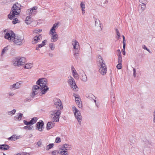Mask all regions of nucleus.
Instances as JSON below:
<instances>
[{"label": "nucleus", "instance_id": "38", "mask_svg": "<svg viewBox=\"0 0 155 155\" xmlns=\"http://www.w3.org/2000/svg\"><path fill=\"white\" fill-rule=\"evenodd\" d=\"M64 147L65 148L66 151L70 150L71 148L70 145L67 144H64Z\"/></svg>", "mask_w": 155, "mask_h": 155}, {"label": "nucleus", "instance_id": "51", "mask_svg": "<svg viewBox=\"0 0 155 155\" xmlns=\"http://www.w3.org/2000/svg\"><path fill=\"white\" fill-rule=\"evenodd\" d=\"M142 47L144 49L147 50L149 53L150 52L149 50L147 48V47H146V46L145 45H143L142 46Z\"/></svg>", "mask_w": 155, "mask_h": 155}, {"label": "nucleus", "instance_id": "57", "mask_svg": "<svg viewBox=\"0 0 155 155\" xmlns=\"http://www.w3.org/2000/svg\"><path fill=\"white\" fill-rule=\"evenodd\" d=\"M57 151L56 150L53 151L51 153L52 155H56Z\"/></svg>", "mask_w": 155, "mask_h": 155}, {"label": "nucleus", "instance_id": "60", "mask_svg": "<svg viewBox=\"0 0 155 155\" xmlns=\"http://www.w3.org/2000/svg\"><path fill=\"white\" fill-rule=\"evenodd\" d=\"M15 140L18 139H19L21 138V136H17L15 135Z\"/></svg>", "mask_w": 155, "mask_h": 155}, {"label": "nucleus", "instance_id": "63", "mask_svg": "<svg viewBox=\"0 0 155 155\" xmlns=\"http://www.w3.org/2000/svg\"><path fill=\"white\" fill-rule=\"evenodd\" d=\"M47 42V41L46 40H45L43 41L42 43L43 44V45L44 46L45 45V43Z\"/></svg>", "mask_w": 155, "mask_h": 155}, {"label": "nucleus", "instance_id": "26", "mask_svg": "<svg viewBox=\"0 0 155 155\" xmlns=\"http://www.w3.org/2000/svg\"><path fill=\"white\" fill-rule=\"evenodd\" d=\"M107 68H100L99 71L103 75H105L107 72Z\"/></svg>", "mask_w": 155, "mask_h": 155}, {"label": "nucleus", "instance_id": "23", "mask_svg": "<svg viewBox=\"0 0 155 155\" xmlns=\"http://www.w3.org/2000/svg\"><path fill=\"white\" fill-rule=\"evenodd\" d=\"M32 21V20L29 16H27L25 21V23L27 25L30 24Z\"/></svg>", "mask_w": 155, "mask_h": 155}, {"label": "nucleus", "instance_id": "29", "mask_svg": "<svg viewBox=\"0 0 155 155\" xmlns=\"http://www.w3.org/2000/svg\"><path fill=\"white\" fill-rule=\"evenodd\" d=\"M23 114L21 113H18L17 114L16 116H15V118H16L15 120H20L22 118Z\"/></svg>", "mask_w": 155, "mask_h": 155}, {"label": "nucleus", "instance_id": "6", "mask_svg": "<svg viewBox=\"0 0 155 155\" xmlns=\"http://www.w3.org/2000/svg\"><path fill=\"white\" fill-rule=\"evenodd\" d=\"M51 120L57 122L59 121L61 111L58 110H53L50 112Z\"/></svg>", "mask_w": 155, "mask_h": 155}, {"label": "nucleus", "instance_id": "15", "mask_svg": "<svg viewBox=\"0 0 155 155\" xmlns=\"http://www.w3.org/2000/svg\"><path fill=\"white\" fill-rule=\"evenodd\" d=\"M38 8V7L37 6H34L31 8L28 9V12L29 13V15H31L32 14H35L36 13V10Z\"/></svg>", "mask_w": 155, "mask_h": 155}, {"label": "nucleus", "instance_id": "36", "mask_svg": "<svg viewBox=\"0 0 155 155\" xmlns=\"http://www.w3.org/2000/svg\"><path fill=\"white\" fill-rule=\"evenodd\" d=\"M16 111V110L15 109H13L12 111H8V114L9 115H13L15 113Z\"/></svg>", "mask_w": 155, "mask_h": 155}, {"label": "nucleus", "instance_id": "14", "mask_svg": "<svg viewBox=\"0 0 155 155\" xmlns=\"http://www.w3.org/2000/svg\"><path fill=\"white\" fill-rule=\"evenodd\" d=\"M41 39V35L36 36L34 37L32 41V43L33 44H35L38 42L40 41Z\"/></svg>", "mask_w": 155, "mask_h": 155}, {"label": "nucleus", "instance_id": "22", "mask_svg": "<svg viewBox=\"0 0 155 155\" xmlns=\"http://www.w3.org/2000/svg\"><path fill=\"white\" fill-rule=\"evenodd\" d=\"M33 64L32 63H28L25 64L23 65V68H31L33 67Z\"/></svg>", "mask_w": 155, "mask_h": 155}, {"label": "nucleus", "instance_id": "55", "mask_svg": "<svg viewBox=\"0 0 155 155\" xmlns=\"http://www.w3.org/2000/svg\"><path fill=\"white\" fill-rule=\"evenodd\" d=\"M118 61L119 62H121L122 61V57L121 55L119 56H118Z\"/></svg>", "mask_w": 155, "mask_h": 155}, {"label": "nucleus", "instance_id": "9", "mask_svg": "<svg viewBox=\"0 0 155 155\" xmlns=\"http://www.w3.org/2000/svg\"><path fill=\"white\" fill-rule=\"evenodd\" d=\"M68 78L69 79L68 82L71 87L75 91H77L78 90V87L74 79L71 76H70V78L68 77Z\"/></svg>", "mask_w": 155, "mask_h": 155}, {"label": "nucleus", "instance_id": "33", "mask_svg": "<svg viewBox=\"0 0 155 155\" xmlns=\"http://www.w3.org/2000/svg\"><path fill=\"white\" fill-rule=\"evenodd\" d=\"M76 103L78 106V107L80 108H82V102L81 100H79L78 102H76Z\"/></svg>", "mask_w": 155, "mask_h": 155}, {"label": "nucleus", "instance_id": "50", "mask_svg": "<svg viewBox=\"0 0 155 155\" xmlns=\"http://www.w3.org/2000/svg\"><path fill=\"white\" fill-rule=\"evenodd\" d=\"M24 123V124L26 125H28L31 124L30 123V121L29 122H28L27 121L25 120H24L23 121Z\"/></svg>", "mask_w": 155, "mask_h": 155}, {"label": "nucleus", "instance_id": "1", "mask_svg": "<svg viewBox=\"0 0 155 155\" xmlns=\"http://www.w3.org/2000/svg\"><path fill=\"white\" fill-rule=\"evenodd\" d=\"M21 6L18 3L14 4L12 8V12L8 15V18L10 19H13L16 15H18L21 12Z\"/></svg>", "mask_w": 155, "mask_h": 155}, {"label": "nucleus", "instance_id": "10", "mask_svg": "<svg viewBox=\"0 0 155 155\" xmlns=\"http://www.w3.org/2000/svg\"><path fill=\"white\" fill-rule=\"evenodd\" d=\"M54 105L58 110H61L63 108V105L61 100L59 99H56L54 100Z\"/></svg>", "mask_w": 155, "mask_h": 155}, {"label": "nucleus", "instance_id": "27", "mask_svg": "<svg viewBox=\"0 0 155 155\" xmlns=\"http://www.w3.org/2000/svg\"><path fill=\"white\" fill-rule=\"evenodd\" d=\"M8 49L9 46H7L6 47H5L2 51V53L1 54V56H2L7 51Z\"/></svg>", "mask_w": 155, "mask_h": 155}, {"label": "nucleus", "instance_id": "18", "mask_svg": "<svg viewBox=\"0 0 155 155\" xmlns=\"http://www.w3.org/2000/svg\"><path fill=\"white\" fill-rule=\"evenodd\" d=\"M146 4H140L139 6L138 11L139 12L141 13L145 9L146 7Z\"/></svg>", "mask_w": 155, "mask_h": 155}, {"label": "nucleus", "instance_id": "37", "mask_svg": "<svg viewBox=\"0 0 155 155\" xmlns=\"http://www.w3.org/2000/svg\"><path fill=\"white\" fill-rule=\"evenodd\" d=\"M33 127V126L29 125L28 126V125L25 126L23 128L24 129L27 130H31Z\"/></svg>", "mask_w": 155, "mask_h": 155}, {"label": "nucleus", "instance_id": "56", "mask_svg": "<svg viewBox=\"0 0 155 155\" xmlns=\"http://www.w3.org/2000/svg\"><path fill=\"white\" fill-rule=\"evenodd\" d=\"M117 55L118 56L121 55V52L120 49H118L117 50Z\"/></svg>", "mask_w": 155, "mask_h": 155}, {"label": "nucleus", "instance_id": "12", "mask_svg": "<svg viewBox=\"0 0 155 155\" xmlns=\"http://www.w3.org/2000/svg\"><path fill=\"white\" fill-rule=\"evenodd\" d=\"M15 35L12 31H10L6 33L4 37L5 39L12 41Z\"/></svg>", "mask_w": 155, "mask_h": 155}, {"label": "nucleus", "instance_id": "30", "mask_svg": "<svg viewBox=\"0 0 155 155\" xmlns=\"http://www.w3.org/2000/svg\"><path fill=\"white\" fill-rule=\"evenodd\" d=\"M38 118L37 117H34L30 121V123L31 124H33L36 122Z\"/></svg>", "mask_w": 155, "mask_h": 155}, {"label": "nucleus", "instance_id": "62", "mask_svg": "<svg viewBox=\"0 0 155 155\" xmlns=\"http://www.w3.org/2000/svg\"><path fill=\"white\" fill-rule=\"evenodd\" d=\"M73 96L75 97V98L76 97H78L79 96L77 94L75 93H74L73 94Z\"/></svg>", "mask_w": 155, "mask_h": 155}, {"label": "nucleus", "instance_id": "64", "mask_svg": "<svg viewBox=\"0 0 155 155\" xmlns=\"http://www.w3.org/2000/svg\"><path fill=\"white\" fill-rule=\"evenodd\" d=\"M38 45L40 47V48H41L43 46H44L43 45V43H41L40 44Z\"/></svg>", "mask_w": 155, "mask_h": 155}, {"label": "nucleus", "instance_id": "48", "mask_svg": "<svg viewBox=\"0 0 155 155\" xmlns=\"http://www.w3.org/2000/svg\"><path fill=\"white\" fill-rule=\"evenodd\" d=\"M18 20L17 18H15V19H14L13 21H12V23L14 24H16L18 22Z\"/></svg>", "mask_w": 155, "mask_h": 155}, {"label": "nucleus", "instance_id": "2", "mask_svg": "<svg viewBox=\"0 0 155 155\" xmlns=\"http://www.w3.org/2000/svg\"><path fill=\"white\" fill-rule=\"evenodd\" d=\"M26 62V58L24 57L18 56L14 58L12 61L13 65L17 67H23Z\"/></svg>", "mask_w": 155, "mask_h": 155}, {"label": "nucleus", "instance_id": "11", "mask_svg": "<svg viewBox=\"0 0 155 155\" xmlns=\"http://www.w3.org/2000/svg\"><path fill=\"white\" fill-rule=\"evenodd\" d=\"M50 35V41L53 43L56 41L58 38V35L56 33L49 32Z\"/></svg>", "mask_w": 155, "mask_h": 155}, {"label": "nucleus", "instance_id": "16", "mask_svg": "<svg viewBox=\"0 0 155 155\" xmlns=\"http://www.w3.org/2000/svg\"><path fill=\"white\" fill-rule=\"evenodd\" d=\"M58 26L59 24L58 23L54 24L50 30L49 32L56 33V30L58 28Z\"/></svg>", "mask_w": 155, "mask_h": 155}, {"label": "nucleus", "instance_id": "34", "mask_svg": "<svg viewBox=\"0 0 155 155\" xmlns=\"http://www.w3.org/2000/svg\"><path fill=\"white\" fill-rule=\"evenodd\" d=\"M138 68H133V75L134 77L135 78L136 76V74H138L139 71L137 70Z\"/></svg>", "mask_w": 155, "mask_h": 155}, {"label": "nucleus", "instance_id": "42", "mask_svg": "<svg viewBox=\"0 0 155 155\" xmlns=\"http://www.w3.org/2000/svg\"><path fill=\"white\" fill-rule=\"evenodd\" d=\"M59 153L62 155H68V153H67V151H61Z\"/></svg>", "mask_w": 155, "mask_h": 155}, {"label": "nucleus", "instance_id": "32", "mask_svg": "<svg viewBox=\"0 0 155 155\" xmlns=\"http://www.w3.org/2000/svg\"><path fill=\"white\" fill-rule=\"evenodd\" d=\"M53 143H50L46 146V149L47 150H49L52 148L53 147Z\"/></svg>", "mask_w": 155, "mask_h": 155}, {"label": "nucleus", "instance_id": "19", "mask_svg": "<svg viewBox=\"0 0 155 155\" xmlns=\"http://www.w3.org/2000/svg\"><path fill=\"white\" fill-rule=\"evenodd\" d=\"M55 121H52V120L51 122H48L47 124V129L49 130L54 126Z\"/></svg>", "mask_w": 155, "mask_h": 155}, {"label": "nucleus", "instance_id": "43", "mask_svg": "<svg viewBox=\"0 0 155 155\" xmlns=\"http://www.w3.org/2000/svg\"><path fill=\"white\" fill-rule=\"evenodd\" d=\"M42 142L41 140H39L38 142L37 143V144L38 147H41L42 146Z\"/></svg>", "mask_w": 155, "mask_h": 155}, {"label": "nucleus", "instance_id": "58", "mask_svg": "<svg viewBox=\"0 0 155 155\" xmlns=\"http://www.w3.org/2000/svg\"><path fill=\"white\" fill-rule=\"evenodd\" d=\"M75 100V101L76 102L77 101V102H78L79 100H80L81 99L79 96L78 97H76Z\"/></svg>", "mask_w": 155, "mask_h": 155}, {"label": "nucleus", "instance_id": "44", "mask_svg": "<svg viewBox=\"0 0 155 155\" xmlns=\"http://www.w3.org/2000/svg\"><path fill=\"white\" fill-rule=\"evenodd\" d=\"M61 141V139L59 137H57L55 140V142L56 143H59Z\"/></svg>", "mask_w": 155, "mask_h": 155}, {"label": "nucleus", "instance_id": "5", "mask_svg": "<svg viewBox=\"0 0 155 155\" xmlns=\"http://www.w3.org/2000/svg\"><path fill=\"white\" fill-rule=\"evenodd\" d=\"M12 41H13L15 45L21 46L25 42L24 37L22 36L15 35Z\"/></svg>", "mask_w": 155, "mask_h": 155}, {"label": "nucleus", "instance_id": "40", "mask_svg": "<svg viewBox=\"0 0 155 155\" xmlns=\"http://www.w3.org/2000/svg\"><path fill=\"white\" fill-rule=\"evenodd\" d=\"M123 47H126V40L125 37L124 35H123Z\"/></svg>", "mask_w": 155, "mask_h": 155}, {"label": "nucleus", "instance_id": "54", "mask_svg": "<svg viewBox=\"0 0 155 155\" xmlns=\"http://www.w3.org/2000/svg\"><path fill=\"white\" fill-rule=\"evenodd\" d=\"M115 31H116V33L117 35L118 36H120V34L119 33L118 30L117 28L115 29Z\"/></svg>", "mask_w": 155, "mask_h": 155}, {"label": "nucleus", "instance_id": "59", "mask_svg": "<svg viewBox=\"0 0 155 155\" xmlns=\"http://www.w3.org/2000/svg\"><path fill=\"white\" fill-rule=\"evenodd\" d=\"M31 100V99L30 98H27L25 99V102L30 101Z\"/></svg>", "mask_w": 155, "mask_h": 155}, {"label": "nucleus", "instance_id": "39", "mask_svg": "<svg viewBox=\"0 0 155 155\" xmlns=\"http://www.w3.org/2000/svg\"><path fill=\"white\" fill-rule=\"evenodd\" d=\"M98 3H100L101 5H103L107 2V0H97Z\"/></svg>", "mask_w": 155, "mask_h": 155}, {"label": "nucleus", "instance_id": "7", "mask_svg": "<svg viewBox=\"0 0 155 155\" xmlns=\"http://www.w3.org/2000/svg\"><path fill=\"white\" fill-rule=\"evenodd\" d=\"M72 108L75 118L77 119L78 124L81 125L82 120V117L81 113L80 111L74 106H72Z\"/></svg>", "mask_w": 155, "mask_h": 155}, {"label": "nucleus", "instance_id": "46", "mask_svg": "<svg viewBox=\"0 0 155 155\" xmlns=\"http://www.w3.org/2000/svg\"><path fill=\"white\" fill-rule=\"evenodd\" d=\"M41 31V30L40 29H36L34 30V32L35 33H38L40 32Z\"/></svg>", "mask_w": 155, "mask_h": 155}, {"label": "nucleus", "instance_id": "31", "mask_svg": "<svg viewBox=\"0 0 155 155\" xmlns=\"http://www.w3.org/2000/svg\"><path fill=\"white\" fill-rule=\"evenodd\" d=\"M1 146L2 147V150H7L9 148V146L7 144L1 145Z\"/></svg>", "mask_w": 155, "mask_h": 155}, {"label": "nucleus", "instance_id": "13", "mask_svg": "<svg viewBox=\"0 0 155 155\" xmlns=\"http://www.w3.org/2000/svg\"><path fill=\"white\" fill-rule=\"evenodd\" d=\"M21 83L19 82H17L12 85H10L9 88L12 90H14L19 88L21 86Z\"/></svg>", "mask_w": 155, "mask_h": 155}, {"label": "nucleus", "instance_id": "8", "mask_svg": "<svg viewBox=\"0 0 155 155\" xmlns=\"http://www.w3.org/2000/svg\"><path fill=\"white\" fill-rule=\"evenodd\" d=\"M42 88L40 87L39 86L34 85L32 87V92L31 94V96L32 98H33L34 96L38 94L41 91V94H42Z\"/></svg>", "mask_w": 155, "mask_h": 155}, {"label": "nucleus", "instance_id": "41", "mask_svg": "<svg viewBox=\"0 0 155 155\" xmlns=\"http://www.w3.org/2000/svg\"><path fill=\"white\" fill-rule=\"evenodd\" d=\"M8 140H12V141H15V135H12L11 137L8 138Z\"/></svg>", "mask_w": 155, "mask_h": 155}, {"label": "nucleus", "instance_id": "61", "mask_svg": "<svg viewBox=\"0 0 155 155\" xmlns=\"http://www.w3.org/2000/svg\"><path fill=\"white\" fill-rule=\"evenodd\" d=\"M117 68H121V64L120 63L118 64L117 65Z\"/></svg>", "mask_w": 155, "mask_h": 155}, {"label": "nucleus", "instance_id": "35", "mask_svg": "<svg viewBox=\"0 0 155 155\" xmlns=\"http://www.w3.org/2000/svg\"><path fill=\"white\" fill-rule=\"evenodd\" d=\"M49 47L52 50H54L55 49V45L52 42L49 44Z\"/></svg>", "mask_w": 155, "mask_h": 155}, {"label": "nucleus", "instance_id": "3", "mask_svg": "<svg viewBox=\"0 0 155 155\" xmlns=\"http://www.w3.org/2000/svg\"><path fill=\"white\" fill-rule=\"evenodd\" d=\"M36 84L40 87L42 88V94H45L48 90V87L46 86L47 80L45 78H40L36 82Z\"/></svg>", "mask_w": 155, "mask_h": 155}, {"label": "nucleus", "instance_id": "24", "mask_svg": "<svg viewBox=\"0 0 155 155\" xmlns=\"http://www.w3.org/2000/svg\"><path fill=\"white\" fill-rule=\"evenodd\" d=\"M72 74H73V75L74 77L75 78H78V74L76 71L75 70V68H72Z\"/></svg>", "mask_w": 155, "mask_h": 155}, {"label": "nucleus", "instance_id": "20", "mask_svg": "<svg viewBox=\"0 0 155 155\" xmlns=\"http://www.w3.org/2000/svg\"><path fill=\"white\" fill-rule=\"evenodd\" d=\"M80 6L81 9L82 14V15H84L85 13V2H81L80 4Z\"/></svg>", "mask_w": 155, "mask_h": 155}, {"label": "nucleus", "instance_id": "25", "mask_svg": "<svg viewBox=\"0 0 155 155\" xmlns=\"http://www.w3.org/2000/svg\"><path fill=\"white\" fill-rule=\"evenodd\" d=\"M95 25L97 27L101 28V23L99 20L97 18H94Z\"/></svg>", "mask_w": 155, "mask_h": 155}, {"label": "nucleus", "instance_id": "21", "mask_svg": "<svg viewBox=\"0 0 155 155\" xmlns=\"http://www.w3.org/2000/svg\"><path fill=\"white\" fill-rule=\"evenodd\" d=\"M98 58L100 59L99 60L100 64L101 66V68H104L106 67L105 64L104 62V61L102 58L101 57V56H99Z\"/></svg>", "mask_w": 155, "mask_h": 155}, {"label": "nucleus", "instance_id": "49", "mask_svg": "<svg viewBox=\"0 0 155 155\" xmlns=\"http://www.w3.org/2000/svg\"><path fill=\"white\" fill-rule=\"evenodd\" d=\"M153 123H155V110L153 112Z\"/></svg>", "mask_w": 155, "mask_h": 155}, {"label": "nucleus", "instance_id": "53", "mask_svg": "<svg viewBox=\"0 0 155 155\" xmlns=\"http://www.w3.org/2000/svg\"><path fill=\"white\" fill-rule=\"evenodd\" d=\"M125 47H123V49L122 50V52L124 55H125Z\"/></svg>", "mask_w": 155, "mask_h": 155}, {"label": "nucleus", "instance_id": "17", "mask_svg": "<svg viewBox=\"0 0 155 155\" xmlns=\"http://www.w3.org/2000/svg\"><path fill=\"white\" fill-rule=\"evenodd\" d=\"M44 123L42 121L41 122H38L36 124L37 128L40 131H41L42 130V127L43 126Z\"/></svg>", "mask_w": 155, "mask_h": 155}, {"label": "nucleus", "instance_id": "45", "mask_svg": "<svg viewBox=\"0 0 155 155\" xmlns=\"http://www.w3.org/2000/svg\"><path fill=\"white\" fill-rule=\"evenodd\" d=\"M139 1L142 4H147V0H139Z\"/></svg>", "mask_w": 155, "mask_h": 155}, {"label": "nucleus", "instance_id": "4", "mask_svg": "<svg viewBox=\"0 0 155 155\" xmlns=\"http://www.w3.org/2000/svg\"><path fill=\"white\" fill-rule=\"evenodd\" d=\"M72 45L73 46V53L76 59L79 57V53L80 51V48L79 42L76 40L73 41Z\"/></svg>", "mask_w": 155, "mask_h": 155}, {"label": "nucleus", "instance_id": "28", "mask_svg": "<svg viewBox=\"0 0 155 155\" xmlns=\"http://www.w3.org/2000/svg\"><path fill=\"white\" fill-rule=\"evenodd\" d=\"M81 80L84 82H86L87 80V78L86 74L84 73H83L81 76Z\"/></svg>", "mask_w": 155, "mask_h": 155}, {"label": "nucleus", "instance_id": "52", "mask_svg": "<svg viewBox=\"0 0 155 155\" xmlns=\"http://www.w3.org/2000/svg\"><path fill=\"white\" fill-rule=\"evenodd\" d=\"M61 149L63 151H66L65 148L64 147V144L62 145L61 148Z\"/></svg>", "mask_w": 155, "mask_h": 155}, {"label": "nucleus", "instance_id": "47", "mask_svg": "<svg viewBox=\"0 0 155 155\" xmlns=\"http://www.w3.org/2000/svg\"><path fill=\"white\" fill-rule=\"evenodd\" d=\"M64 12L66 13L68 15H70L71 13V11L70 10L66 11L64 9Z\"/></svg>", "mask_w": 155, "mask_h": 155}]
</instances>
